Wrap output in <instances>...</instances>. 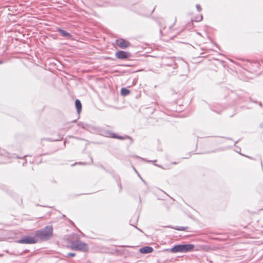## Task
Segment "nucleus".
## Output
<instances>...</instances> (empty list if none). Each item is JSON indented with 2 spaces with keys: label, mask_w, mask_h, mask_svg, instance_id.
<instances>
[{
  "label": "nucleus",
  "mask_w": 263,
  "mask_h": 263,
  "mask_svg": "<svg viewBox=\"0 0 263 263\" xmlns=\"http://www.w3.org/2000/svg\"><path fill=\"white\" fill-rule=\"evenodd\" d=\"M88 131L92 133L99 134L102 132V128L100 127L89 125L88 128Z\"/></svg>",
  "instance_id": "obj_10"
},
{
  "label": "nucleus",
  "mask_w": 263,
  "mask_h": 263,
  "mask_svg": "<svg viewBox=\"0 0 263 263\" xmlns=\"http://www.w3.org/2000/svg\"><path fill=\"white\" fill-rule=\"evenodd\" d=\"M195 246L193 244H179L174 246L170 251L171 252L176 253H185L191 252L194 249Z\"/></svg>",
  "instance_id": "obj_2"
},
{
  "label": "nucleus",
  "mask_w": 263,
  "mask_h": 263,
  "mask_svg": "<svg viewBox=\"0 0 263 263\" xmlns=\"http://www.w3.org/2000/svg\"><path fill=\"white\" fill-rule=\"evenodd\" d=\"M141 179H142V180L143 181V182L145 184H146V182H145V181H144V180H143L142 178H141Z\"/></svg>",
  "instance_id": "obj_31"
},
{
  "label": "nucleus",
  "mask_w": 263,
  "mask_h": 263,
  "mask_svg": "<svg viewBox=\"0 0 263 263\" xmlns=\"http://www.w3.org/2000/svg\"><path fill=\"white\" fill-rule=\"evenodd\" d=\"M91 163L92 162V158H91Z\"/></svg>",
  "instance_id": "obj_38"
},
{
  "label": "nucleus",
  "mask_w": 263,
  "mask_h": 263,
  "mask_svg": "<svg viewBox=\"0 0 263 263\" xmlns=\"http://www.w3.org/2000/svg\"><path fill=\"white\" fill-rule=\"evenodd\" d=\"M57 31L62 36L65 37L66 39H71L72 37V35L70 33L65 31L61 28H58Z\"/></svg>",
  "instance_id": "obj_9"
},
{
  "label": "nucleus",
  "mask_w": 263,
  "mask_h": 263,
  "mask_svg": "<svg viewBox=\"0 0 263 263\" xmlns=\"http://www.w3.org/2000/svg\"><path fill=\"white\" fill-rule=\"evenodd\" d=\"M238 67L239 69L238 77L240 79L246 81L247 79L253 78V74L250 71L251 67H247L248 68H246L244 67Z\"/></svg>",
  "instance_id": "obj_4"
},
{
  "label": "nucleus",
  "mask_w": 263,
  "mask_h": 263,
  "mask_svg": "<svg viewBox=\"0 0 263 263\" xmlns=\"http://www.w3.org/2000/svg\"><path fill=\"white\" fill-rule=\"evenodd\" d=\"M154 249L152 247L149 246H145L140 248L139 252L142 254H148L152 252Z\"/></svg>",
  "instance_id": "obj_11"
},
{
  "label": "nucleus",
  "mask_w": 263,
  "mask_h": 263,
  "mask_svg": "<svg viewBox=\"0 0 263 263\" xmlns=\"http://www.w3.org/2000/svg\"><path fill=\"white\" fill-rule=\"evenodd\" d=\"M249 64H258L260 65L259 62L257 60H247Z\"/></svg>",
  "instance_id": "obj_15"
},
{
  "label": "nucleus",
  "mask_w": 263,
  "mask_h": 263,
  "mask_svg": "<svg viewBox=\"0 0 263 263\" xmlns=\"http://www.w3.org/2000/svg\"><path fill=\"white\" fill-rule=\"evenodd\" d=\"M75 106L77 111L78 114H80L82 111V104L79 99H76L75 101Z\"/></svg>",
  "instance_id": "obj_12"
},
{
  "label": "nucleus",
  "mask_w": 263,
  "mask_h": 263,
  "mask_svg": "<svg viewBox=\"0 0 263 263\" xmlns=\"http://www.w3.org/2000/svg\"><path fill=\"white\" fill-rule=\"evenodd\" d=\"M38 242V239L34 236L25 235L17 240V242L22 244H34Z\"/></svg>",
  "instance_id": "obj_6"
},
{
  "label": "nucleus",
  "mask_w": 263,
  "mask_h": 263,
  "mask_svg": "<svg viewBox=\"0 0 263 263\" xmlns=\"http://www.w3.org/2000/svg\"><path fill=\"white\" fill-rule=\"evenodd\" d=\"M71 249L83 252H86L88 250L87 244L80 240L72 242L71 243Z\"/></svg>",
  "instance_id": "obj_5"
},
{
  "label": "nucleus",
  "mask_w": 263,
  "mask_h": 263,
  "mask_svg": "<svg viewBox=\"0 0 263 263\" xmlns=\"http://www.w3.org/2000/svg\"><path fill=\"white\" fill-rule=\"evenodd\" d=\"M141 159H142L143 160H144V161H146L147 162H152V161H151V160H145L144 159H143V158H140Z\"/></svg>",
  "instance_id": "obj_26"
},
{
  "label": "nucleus",
  "mask_w": 263,
  "mask_h": 263,
  "mask_svg": "<svg viewBox=\"0 0 263 263\" xmlns=\"http://www.w3.org/2000/svg\"><path fill=\"white\" fill-rule=\"evenodd\" d=\"M223 138H226V139H231V138H227V137H223Z\"/></svg>",
  "instance_id": "obj_32"
},
{
  "label": "nucleus",
  "mask_w": 263,
  "mask_h": 263,
  "mask_svg": "<svg viewBox=\"0 0 263 263\" xmlns=\"http://www.w3.org/2000/svg\"><path fill=\"white\" fill-rule=\"evenodd\" d=\"M119 186L120 189H121V183L119 184Z\"/></svg>",
  "instance_id": "obj_30"
},
{
  "label": "nucleus",
  "mask_w": 263,
  "mask_h": 263,
  "mask_svg": "<svg viewBox=\"0 0 263 263\" xmlns=\"http://www.w3.org/2000/svg\"><path fill=\"white\" fill-rule=\"evenodd\" d=\"M236 70V73H238L237 70Z\"/></svg>",
  "instance_id": "obj_42"
},
{
  "label": "nucleus",
  "mask_w": 263,
  "mask_h": 263,
  "mask_svg": "<svg viewBox=\"0 0 263 263\" xmlns=\"http://www.w3.org/2000/svg\"><path fill=\"white\" fill-rule=\"evenodd\" d=\"M172 27V26H170V29H171Z\"/></svg>",
  "instance_id": "obj_36"
},
{
  "label": "nucleus",
  "mask_w": 263,
  "mask_h": 263,
  "mask_svg": "<svg viewBox=\"0 0 263 263\" xmlns=\"http://www.w3.org/2000/svg\"><path fill=\"white\" fill-rule=\"evenodd\" d=\"M260 163H261V164H262V161H261V159H260Z\"/></svg>",
  "instance_id": "obj_41"
},
{
  "label": "nucleus",
  "mask_w": 263,
  "mask_h": 263,
  "mask_svg": "<svg viewBox=\"0 0 263 263\" xmlns=\"http://www.w3.org/2000/svg\"><path fill=\"white\" fill-rule=\"evenodd\" d=\"M156 161H157V160H154V161H153V162H156Z\"/></svg>",
  "instance_id": "obj_40"
},
{
  "label": "nucleus",
  "mask_w": 263,
  "mask_h": 263,
  "mask_svg": "<svg viewBox=\"0 0 263 263\" xmlns=\"http://www.w3.org/2000/svg\"><path fill=\"white\" fill-rule=\"evenodd\" d=\"M187 229V227H177L175 228L177 231H185Z\"/></svg>",
  "instance_id": "obj_17"
},
{
  "label": "nucleus",
  "mask_w": 263,
  "mask_h": 263,
  "mask_svg": "<svg viewBox=\"0 0 263 263\" xmlns=\"http://www.w3.org/2000/svg\"><path fill=\"white\" fill-rule=\"evenodd\" d=\"M257 104H258L259 106L263 107L262 104V103L261 102H257Z\"/></svg>",
  "instance_id": "obj_23"
},
{
  "label": "nucleus",
  "mask_w": 263,
  "mask_h": 263,
  "mask_svg": "<svg viewBox=\"0 0 263 263\" xmlns=\"http://www.w3.org/2000/svg\"><path fill=\"white\" fill-rule=\"evenodd\" d=\"M259 127L260 128H263V121L260 123L259 125Z\"/></svg>",
  "instance_id": "obj_22"
},
{
  "label": "nucleus",
  "mask_w": 263,
  "mask_h": 263,
  "mask_svg": "<svg viewBox=\"0 0 263 263\" xmlns=\"http://www.w3.org/2000/svg\"><path fill=\"white\" fill-rule=\"evenodd\" d=\"M77 121V120H74L72 121V122H76Z\"/></svg>",
  "instance_id": "obj_34"
},
{
  "label": "nucleus",
  "mask_w": 263,
  "mask_h": 263,
  "mask_svg": "<svg viewBox=\"0 0 263 263\" xmlns=\"http://www.w3.org/2000/svg\"><path fill=\"white\" fill-rule=\"evenodd\" d=\"M240 107H241V108H245V106H241Z\"/></svg>",
  "instance_id": "obj_35"
},
{
  "label": "nucleus",
  "mask_w": 263,
  "mask_h": 263,
  "mask_svg": "<svg viewBox=\"0 0 263 263\" xmlns=\"http://www.w3.org/2000/svg\"><path fill=\"white\" fill-rule=\"evenodd\" d=\"M165 28H164L163 29H162L161 28L160 29V32L161 33V34H163L164 33V32H163V29H164Z\"/></svg>",
  "instance_id": "obj_21"
},
{
  "label": "nucleus",
  "mask_w": 263,
  "mask_h": 263,
  "mask_svg": "<svg viewBox=\"0 0 263 263\" xmlns=\"http://www.w3.org/2000/svg\"><path fill=\"white\" fill-rule=\"evenodd\" d=\"M116 56L118 59L123 60L129 58L131 55L128 52L120 50L116 53Z\"/></svg>",
  "instance_id": "obj_7"
},
{
  "label": "nucleus",
  "mask_w": 263,
  "mask_h": 263,
  "mask_svg": "<svg viewBox=\"0 0 263 263\" xmlns=\"http://www.w3.org/2000/svg\"><path fill=\"white\" fill-rule=\"evenodd\" d=\"M62 138H62V137H59V139H58L53 140V141H59V140H60L62 139Z\"/></svg>",
  "instance_id": "obj_25"
},
{
  "label": "nucleus",
  "mask_w": 263,
  "mask_h": 263,
  "mask_svg": "<svg viewBox=\"0 0 263 263\" xmlns=\"http://www.w3.org/2000/svg\"><path fill=\"white\" fill-rule=\"evenodd\" d=\"M75 256H76V253L70 252V253H67L66 257H74Z\"/></svg>",
  "instance_id": "obj_18"
},
{
  "label": "nucleus",
  "mask_w": 263,
  "mask_h": 263,
  "mask_svg": "<svg viewBox=\"0 0 263 263\" xmlns=\"http://www.w3.org/2000/svg\"><path fill=\"white\" fill-rule=\"evenodd\" d=\"M196 7L198 12H200L201 11V6H200V5L197 4L196 5Z\"/></svg>",
  "instance_id": "obj_19"
},
{
  "label": "nucleus",
  "mask_w": 263,
  "mask_h": 263,
  "mask_svg": "<svg viewBox=\"0 0 263 263\" xmlns=\"http://www.w3.org/2000/svg\"><path fill=\"white\" fill-rule=\"evenodd\" d=\"M117 45L121 48L125 49L130 45V43L123 39H119L116 40Z\"/></svg>",
  "instance_id": "obj_8"
},
{
  "label": "nucleus",
  "mask_w": 263,
  "mask_h": 263,
  "mask_svg": "<svg viewBox=\"0 0 263 263\" xmlns=\"http://www.w3.org/2000/svg\"><path fill=\"white\" fill-rule=\"evenodd\" d=\"M117 66H132V65L124 64V65H118Z\"/></svg>",
  "instance_id": "obj_24"
},
{
  "label": "nucleus",
  "mask_w": 263,
  "mask_h": 263,
  "mask_svg": "<svg viewBox=\"0 0 263 263\" xmlns=\"http://www.w3.org/2000/svg\"><path fill=\"white\" fill-rule=\"evenodd\" d=\"M216 152V150H214V151H212V152Z\"/></svg>",
  "instance_id": "obj_37"
},
{
  "label": "nucleus",
  "mask_w": 263,
  "mask_h": 263,
  "mask_svg": "<svg viewBox=\"0 0 263 263\" xmlns=\"http://www.w3.org/2000/svg\"><path fill=\"white\" fill-rule=\"evenodd\" d=\"M136 229H137L139 231H140V232H142V231L141 229H140L138 228H137V227H136Z\"/></svg>",
  "instance_id": "obj_29"
},
{
  "label": "nucleus",
  "mask_w": 263,
  "mask_h": 263,
  "mask_svg": "<svg viewBox=\"0 0 263 263\" xmlns=\"http://www.w3.org/2000/svg\"><path fill=\"white\" fill-rule=\"evenodd\" d=\"M4 62L3 60H0V64H4Z\"/></svg>",
  "instance_id": "obj_27"
},
{
  "label": "nucleus",
  "mask_w": 263,
  "mask_h": 263,
  "mask_svg": "<svg viewBox=\"0 0 263 263\" xmlns=\"http://www.w3.org/2000/svg\"><path fill=\"white\" fill-rule=\"evenodd\" d=\"M99 135H102L106 137L118 139L119 140H125L128 139L130 140L131 143L133 142V139L131 137L128 135H125L124 136L118 135L117 134L113 133L109 130H103L102 129V132L101 134H99Z\"/></svg>",
  "instance_id": "obj_3"
},
{
  "label": "nucleus",
  "mask_w": 263,
  "mask_h": 263,
  "mask_svg": "<svg viewBox=\"0 0 263 263\" xmlns=\"http://www.w3.org/2000/svg\"><path fill=\"white\" fill-rule=\"evenodd\" d=\"M249 100H250V102L254 103H257V102L256 101L252 100V99L251 98L249 99Z\"/></svg>",
  "instance_id": "obj_20"
},
{
  "label": "nucleus",
  "mask_w": 263,
  "mask_h": 263,
  "mask_svg": "<svg viewBox=\"0 0 263 263\" xmlns=\"http://www.w3.org/2000/svg\"><path fill=\"white\" fill-rule=\"evenodd\" d=\"M34 235L41 240L46 241L50 239L53 236L52 226H47L42 229L37 230Z\"/></svg>",
  "instance_id": "obj_1"
},
{
  "label": "nucleus",
  "mask_w": 263,
  "mask_h": 263,
  "mask_svg": "<svg viewBox=\"0 0 263 263\" xmlns=\"http://www.w3.org/2000/svg\"><path fill=\"white\" fill-rule=\"evenodd\" d=\"M130 93V91L126 88H122L121 89V95L122 96H126Z\"/></svg>",
  "instance_id": "obj_13"
},
{
  "label": "nucleus",
  "mask_w": 263,
  "mask_h": 263,
  "mask_svg": "<svg viewBox=\"0 0 263 263\" xmlns=\"http://www.w3.org/2000/svg\"><path fill=\"white\" fill-rule=\"evenodd\" d=\"M74 138H76V139H81V140H83V139H81V138H78V137H73Z\"/></svg>",
  "instance_id": "obj_28"
},
{
  "label": "nucleus",
  "mask_w": 263,
  "mask_h": 263,
  "mask_svg": "<svg viewBox=\"0 0 263 263\" xmlns=\"http://www.w3.org/2000/svg\"><path fill=\"white\" fill-rule=\"evenodd\" d=\"M78 125L79 126L81 127L82 128L88 130V128L89 125H88V124L83 123V122H79L78 123Z\"/></svg>",
  "instance_id": "obj_14"
},
{
  "label": "nucleus",
  "mask_w": 263,
  "mask_h": 263,
  "mask_svg": "<svg viewBox=\"0 0 263 263\" xmlns=\"http://www.w3.org/2000/svg\"><path fill=\"white\" fill-rule=\"evenodd\" d=\"M25 163H26V161L25 162H24L23 165H24V164H25Z\"/></svg>",
  "instance_id": "obj_39"
},
{
  "label": "nucleus",
  "mask_w": 263,
  "mask_h": 263,
  "mask_svg": "<svg viewBox=\"0 0 263 263\" xmlns=\"http://www.w3.org/2000/svg\"><path fill=\"white\" fill-rule=\"evenodd\" d=\"M203 18L202 15H200L199 16H197L195 17L194 20H193L195 22H199L202 21Z\"/></svg>",
  "instance_id": "obj_16"
},
{
  "label": "nucleus",
  "mask_w": 263,
  "mask_h": 263,
  "mask_svg": "<svg viewBox=\"0 0 263 263\" xmlns=\"http://www.w3.org/2000/svg\"><path fill=\"white\" fill-rule=\"evenodd\" d=\"M17 158H18V159H21V158H22V157H18Z\"/></svg>",
  "instance_id": "obj_43"
},
{
  "label": "nucleus",
  "mask_w": 263,
  "mask_h": 263,
  "mask_svg": "<svg viewBox=\"0 0 263 263\" xmlns=\"http://www.w3.org/2000/svg\"><path fill=\"white\" fill-rule=\"evenodd\" d=\"M185 67L186 68V69H187V71H189V67Z\"/></svg>",
  "instance_id": "obj_33"
}]
</instances>
